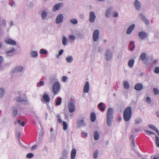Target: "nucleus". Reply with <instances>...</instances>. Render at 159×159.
<instances>
[{"label":"nucleus","instance_id":"nucleus-62","mask_svg":"<svg viewBox=\"0 0 159 159\" xmlns=\"http://www.w3.org/2000/svg\"><path fill=\"white\" fill-rule=\"evenodd\" d=\"M68 153L67 152L66 150H64L63 151V154L64 155H66Z\"/></svg>","mask_w":159,"mask_h":159},{"label":"nucleus","instance_id":"nucleus-27","mask_svg":"<svg viewBox=\"0 0 159 159\" xmlns=\"http://www.w3.org/2000/svg\"><path fill=\"white\" fill-rule=\"evenodd\" d=\"M66 61L68 63H71L73 61V58L71 56L67 57L66 58Z\"/></svg>","mask_w":159,"mask_h":159},{"label":"nucleus","instance_id":"nucleus-58","mask_svg":"<svg viewBox=\"0 0 159 159\" xmlns=\"http://www.w3.org/2000/svg\"><path fill=\"white\" fill-rule=\"evenodd\" d=\"M37 148V145H34L31 148V149L32 150H35Z\"/></svg>","mask_w":159,"mask_h":159},{"label":"nucleus","instance_id":"nucleus-35","mask_svg":"<svg viewBox=\"0 0 159 159\" xmlns=\"http://www.w3.org/2000/svg\"><path fill=\"white\" fill-rule=\"evenodd\" d=\"M61 103V98L60 97H58L56 98V104L57 105H59Z\"/></svg>","mask_w":159,"mask_h":159},{"label":"nucleus","instance_id":"nucleus-16","mask_svg":"<svg viewBox=\"0 0 159 159\" xmlns=\"http://www.w3.org/2000/svg\"><path fill=\"white\" fill-rule=\"evenodd\" d=\"M5 42L7 44L11 45H15L16 44V41L9 38H7L5 39Z\"/></svg>","mask_w":159,"mask_h":159},{"label":"nucleus","instance_id":"nucleus-54","mask_svg":"<svg viewBox=\"0 0 159 159\" xmlns=\"http://www.w3.org/2000/svg\"><path fill=\"white\" fill-rule=\"evenodd\" d=\"M67 79V77L66 76H63L62 78V81L63 82H65Z\"/></svg>","mask_w":159,"mask_h":159},{"label":"nucleus","instance_id":"nucleus-14","mask_svg":"<svg viewBox=\"0 0 159 159\" xmlns=\"http://www.w3.org/2000/svg\"><path fill=\"white\" fill-rule=\"evenodd\" d=\"M63 5L64 4L62 2H60L55 4L52 9V11H55L59 10L60 8L62 7Z\"/></svg>","mask_w":159,"mask_h":159},{"label":"nucleus","instance_id":"nucleus-22","mask_svg":"<svg viewBox=\"0 0 159 159\" xmlns=\"http://www.w3.org/2000/svg\"><path fill=\"white\" fill-rule=\"evenodd\" d=\"M76 151L74 148H73L71 151L70 158L71 159H74L76 155Z\"/></svg>","mask_w":159,"mask_h":159},{"label":"nucleus","instance_id":"nucleus-13","mask_svg":"<svg viewBox=\"0 0 159 159\" xmlns=\"http://www.w3.org/2000/svg\"><path fill=\"white\" fill-rule=\"evenodd\" d=\"M68 108L69 111L70 112H73L75 111V106L74 103L70 102L69 103Z\"/></svg>","mask_w":159,"mask_h":159},{"label":"nucleus","instance_id":"nucleus-26","mask_svg":"<svg viewBox=\"0 0 159 159\" xmlns=\"http://www.w3.org/2000/svg\"><path fill=\"white\" fill-rule=\"evenodd\" d=\"M5 93V89L3 88H0V98H2Z\"/></svg>","mask_w":159,"mask_h":159},{"label":"nucleus","instance_id":"nucleus-63","mask_svg":"<svg viewBox=\"0 0 159 159\" xmlns=\"http://www.w3.org/2000/svg\"><path fill=\"white\" fill-rule=\"evenodd\" d=\"M25 125V123L24 122L22 121L21 122V126L23 127Z\"/></svg>","mask_w":159,"mask_h":159},{"label":"nucleus","instance_id":"nucleus-5","mask_svg":"<svg viewBox=\"0 0 159 159\" xmlns=\"http://www.w3.org/2000/svg\"><path fill=\"white\" fill-rule=\"evenodd\" d=\"M23 72V67L21 66H16L12 69L11 72L12 73Z\"/></svg>","mask_w":159,"mask_h":159},{"label":"nucleus","instance_id":"nucleus-44","mask_svg":"<svg viewBox=\"0 0 159 159\" xmlns=\"http://www.w3.org/2000/svg\"><path fill=\"white\" fill-rule=\"evenodd\" d=\"M34 156V154L32 153H28L26 155V157L27 158L30 159L32 158Z\"/></svg>","mask_w":159,"mask_h":159},{"label":"nucleus","instance_id":"nucleus-42","mask_svg":"<svg viewBox=\"0 0 159 159\" xmlns=\"http://www.w3.org/2000/svg\"><path fill=\"white\" fill-rule=\"evenodd\" d=\"M63 129L64 130H66L68 128V125L67 124V123L65 121H63Z\"/></svg>","mask_w":159,"mask_h":159},{"label":"nucleus","instance_id":"nucleus-20","mask_svg":"<svg viewBox=\"0 0 159 159\" xmlns=\"http://www.w3.org/2000/svg\"><path fill=\"white\" fill-rule=\"evenodd\" d=\"M89 90V84L88 81H87L84 87L83 92L84 93H87Z\"/></svg>","mask_w":159,"mask_h":159},{"label":"nucleus","instance_id":"nucleus-60","mask_svg":"<svg viewBox=\"0 0 159 159\" xmlns=\"http://www.w3.org/2000/svg\"><path fill=\"white\" fill-rule=\"evenodd\" d=\"M63 50L62 49H61L59 52L58 54L59 55H61L63 52Z\"/></svg>","mask_w":159,"mask_h":159},{"label":"nucleus","instance_id":"nucleus-4","mask_svg":"<svg viewBox=\"0 0 159 159\" xmlns=\"http://www.w3.org/2000/svg\"><path fill=\"white\" fill-rule=\"evenodd\" d=\"M15 49L14 47H11L7 49L5 52L7 57H11L15 54Z\"/></svg>","mask_w":159,"mask_h":159},{"label":"nucleus","instance_id":"nucleus-19","mask_svg":"<svg viewBox=\"0 0 159 159\" xmlns=\"http://www.w3.org/2000/svg\"><path fill=\"white\" fill-rule=\"evenodd\" d=\"M48 17V13L45 10L42 11L41 14V18L42 20H44L47 19Z\"/></svg>","mask_w":159,"mask_h":159},{"label":"nucleus","instance_id":"nucleus-21","mask_svg":"<svg viewBox=\"0 0 159 159\" xmlns=\"http://www.w3.org/2000/svg\"><path fill=\"white\" fill-rule=\"evenodd\" d=\"M134 88L136 90H140L143 89V86L141 84L138 83L135 85Z\"/></svg>","mask_w":159,"mask_h":159},{"label":"nucleus","instance_id":"nucleus-56","mask_svg":"<svg viewBox=\"0 0 159 159\" xmlns=\"http://www.w3.org/2000/svg\"><path fill=\"white\" fill-rule=\"evenodd\" d=\"M69 38L71 40H74L75 39V36L73 35H70Z\"/></svg>","mask_w":159,"mask_h":159},{"label":"nucleus","instance_id":"nucleus-59","mask_svg":"<svg viewBox=\"0 0 159 159\" xmlns=\"http://www.w3.org/2000/svg\"><path fill=\"white\" fill-rule=\"evenodd\" d=\"M20 121L19 119H18L17 121H15V125H17V124H19L20 123Z\"/></svg>","mask_w":159,"mask_h":159},{"label":"nucleus","instance_id":"nucleus-55","mask_svg":"<svg viewBox=\"0 0 159 159\" xmlns=\"http://www.w3.org/2000/svg\"><path fill=\"white\" fill-rule=\"evenodd\" d=\"M4 58L2 56H0V64H2L4 61Z\"/></svg>","mask_w":159,"mask_h":159},{"label":"nucleus","instance_id":"nucleus-47","mask_svg":"<svg viewBox=\"0 0 159 159\" xmlns=\"http://www.w3.org/2000/svg\"><path fill=\"white\" fill-rule=\"evenodd\" d=\"M148 126L150 128L154 130L155 131L157 129L156 128V127L153 125H149Z\"/></svg>","mask_w":159,"mask_h":159},{"label":"nucleus","instance_id":"nucleus-39","mask_svg":"<svg viewBox=\"0 0 159 159\" xmlns=\"http://www.w3.org/2000/svg\"><path fill=\"white\" fill-rule=\"evenodd\" d=\"M67 41L66 39V37L64 36L63 37L62 40V43L64 46H66V45Z\"/></svg>","mask_w":159,"mask_h":159},{"label":"nucleus","instance_id":"nucleus-18","mask_svg":"<svg viewBox=\"0 0 159 159\" xmlns=\"http://www.w3.org/2000/svg\"><path fill=\"white\" fill-rule=\"evenodd\" d=\"M15 99L16 101L19 102H25L27 101L26 97H22L21 96H19L16 97Z\"/></svg>","mask_w":159,"mask_h":159},{"label":"nucleus","instance_id":"nucleus-50","mask_svg":"<svg viewBox=\"0 0 159 159\" xmlns=\"http://www.w3.org/2000/svg\"><path fill=\"white\" fill-rule=\"evenodd\" d=\"M20 136H21V133H20V132H19L18 134V136L17 137H18V140L19 142V143L20 144H21L20 141Z\"/></svg>","mask_w":159,"mask_h":159},{"label":"nucleus","instance_id":"nucleus-29","mask_svg":"<svg viewBox=\"0 0 159 159\" xmlns=\"http://www.w3.org/2000/svg\"><path fill=\"white\" fill-rule=\"evenodd\" d=\"M30 56L33 58H36L38 56V52L36 51H32L30 53Z\"/></svg>","mask_w":159,"mask_h":159},{"label":"nucleus","instance_id":"nucleus-17","mask_svg":"<svg viewBox=\"0 0 159 159\" xmlns=\"http://www.w3.org/2000/svg\"><path fill=\"white\" fill-rule=\"evenodd\" d=\"M135 27V25L133 24L130 25L127 29L126 33L127 34H130L132 32Z\"/></svg>","mask_w":159,"mask_h":159},{"label":"nucleus","instance_id":"nucleus-36","mask_svg":"<svg viewBox=\"0 0 159 159\" xmlns=\"http://www.w3.org/2000/svg\"><path fill=\"white\" fill-rule=\"evenodd\" d=\"M146 57V54L145 52L142 53L140 55V59L142 61L144 60Z\"/></svg>","mask_w":159,"mask_h":159},{"label":"nucleus","instance_id":"nucleus-8","mask_svg":"<svg viewBox=\"0 0 159 159\" xmlns=\"http://www.w3.org/2000/svg\"><path fill=\"white\" fill-rule=\"evenodd\" d=\"M99 35V30L96 29L94 30L93 35V40L94 42H96L98 39Z\"/></svg>","mask_w":159,"mask_h":159},{"label":"nucleus","instance_id":"nucleus-57","mask_svg":"<svg viewBox=\"0 0 159 159\" xmlns=\"http://www.w3.org/2000/svg\"><path fill=\"white\" fill-rule=\"evenodd\" d=\"M118 16V14L116 11L114 12L113 14V16L114 17H117Z\"/></svg>","mask_w":159,"mask_h":159},{"label":"nucleus","instance_id":"nucleus-53","mask_svg":"<svg viewBox=\"0 0 159 159\" xmlns=\"http://www.w3.org/2000/svg\"><path fill=\"white\" fill-rule=\"evenodd\" d=\"M2 25L4 26H5L6 25V21L4 19L2 20Z\"/></svg>","mask_w":159,"mask_h":159},{"label":"nucleus","instance_id":"nucleus-38","mask_svg":"<svg viewBox=\"0 0 159 159\" xmlns=\"http://www.w3.org/2000/svg\"><path fill=\"white\" fill-rule=\"evenodd\" d=\"M98 151L96 150L93 154V157L94 159H97L98 156Z\"/></svg>","mask_w":159,"mask_h":159},{"label":"nucleus","instance_id":"nucleus-41","mask_svg":"<svg viewBox=\"0 0 159 159\" xmlns=\"http://www.w3.org/2000/svg\"><path fill=\"white\" fill-rule=\"evenodd\" d=\"M103 105L102 102L100 103L98 105V106L100 108V109L102 111H103L105 110V108L104 107H102V106Z\"/></svg>","mask_w":159,"mask_h":159},{"label":"nucleus","instance_id":"nucleus-31","mask_svg":"<svg viewBox=\"0 0 159 159\" xmlns=\"http://www.w3.org/2000/svg\"><path fill=\"white\" fill-rule=\"evenodd\" d=\"M91 120L92 122L95 121L96 119V115L94 112H92L91 114Z\"/></svg>","mask_w":159,"mask_h":159},{"label":"nucleus","instance_id":"nucleus-40","mask_svg":"<svg viewBox=\"0 0 159 159\" xmlns=\"http://www.w3.org/2000/svg\"><path fill=\"white\" fill-rule=\"evenodd\" d=\"M70 22L72 24H76L78 23V21L76 19H72L70 20Z\"/></svg>","mask_w":159,"mask_h":159},{"label":"nucleus","instance_id":"nucleus-11","mask_svg":"<svg viewBox=\"0 0 159 159\" xmlns=\"http://www.w3.org/2000/svg\"><path fill=\"white\" fill-rule=\"evenodd\" d=\"M105 56L106 57L107 60L109 61L112 57V52L108 49L105 52Z\"/></svg>","mask_w":159,"mask_h":159},{"label":"nucleus","instance_id":"nucleus-51","mask_svg":"<svg viewBox=\"0 0 159 159\" xmlns=\"http://www.w3.org/2000/svg\"><path fill=\"white\" fill-rule=\"evenodd\" d=\"M154 72L156 74H159V67H157L155 68Z\"/></svg>","mask_w":159,"mask_h":159},{"label":"nucleus","instance_id":"nucleus-1","mask_svg":"<svg viewBox=\"0 0 159 159\" xmlns=\"http://www.w3.org/2000/svg\"><path fill=\"white\" fill-rule=\"evenodd\" d=\"M113 115V109L111 107L108 108L107 113V122L109 126L111 125Z\"/></svg>","mask_w":159,"mask_h":159},{"label":"nucleus","instance_id":"nucleus-46","mask_svg":"<svg viewBox=\"0 0 159 159\" xmlns=\"http://www.w3.org/2000/svg\"><path fill=\"white\" fill-rule=\"evenodd\" d=\"M40 52L41 54H46L47 53V51L42 48L40 50Z\"/></svg>","mask_w":159,"mask_h":159},{"label":"nucleus","instance_id":"nucleus-10","mask_svg":"<svg viewBox=\"0 0 159 159\" xmlns=\"http://www.w3.org/2000/svg\"><path fill=\"white\" fill-rule=\"evenodd\" d=\"M134 6L136 9L138 11H139L141 8L142 5L141 2L138 0H135L134 2Z\"/></svg>","mask_w":159,"mask_h":159},{"label":"nucleus","instance_id":"nucleus-52","mask_svg":"<svg viewBox=\"0 0 159 159\" xmlns=\"http://www.w3.org/2000/svg\"><path fill=\"white\" fill-rule=\"evenodd\" d=\"M146 101L149 103H150L151 102V99L149 97H148L146 98Z\"/></svg>","mask_w":159,"mask_h":159},{"label":"nucleus","instance_id":"nucleus-49","mask_svg":"<svg viewBox=\"0 0 159 159\" xmlns=\"http://www.w3.org/2000/svg\"><path fill=\"white\" fill-rule=\"evenodd\" d=\"M144 131H145V132L148 135H149V134H155L154 133L151 132V131H149L148 130H145Z\"/></svg>","mask_w":159,"mask_h":159},{"label":"nucleus","instance_id":"nucleus-43","mask_svg":"<svg viewBox=\"0 0 159 159\" xmlns=\"http://www.w3.org/2000/svg\"><path fill=\"white\" fill-rule=\"evenodd\" d=\"M156 143L157 146L159 148V138L157 136L155 135Z\"/></svg>","mask_w":159,"mask_h":159},{"label":"nucleus","instance_id":"nucleus-34","mask_svg":"<svg viewBox=\"0 0 159 159\" xmlns=\"http://www.w3.org/2000/svg\"><path fill=\"white\" fill-rule=\"evenodd\" d=\"M135 121L136 124H139L142 122V120L141 118L138 117L135 119Z\"/></svg>","mask_w":159,"mask_h":159},{"label":"nucleus","instance_id":"nucleus-25","mask_svg":"<svg viewBox=\"0 0 159 159\" xmlns=\"http://www.w3.org/2000/svg\"><path fill=\"white\" fill-rule=\"evenodd\" d=\"M99 134L98 131L97 130L94 131V138L95 140H98L99 138Z\"/></svg>","mask_w":159,"mask_h":159},{"label":"nucleus","instance_id":"nucleus-3","mask_svg":"<svg viewBox=\"0 0 159 159\" xmlns=\"http://www.w3.org/2000/svg\"><path fill=\"white\" fill-rule=\"evenodd\" d=\"M61 89L60 85L58 81L55 82L52 87V91L54 95L57 94L60 91Z\"/></svg>","mask_w":159,"mask_h":159},{"label":"nucleus","instance_id":"nucleus-23","mask_svg":"<svg viewBox=\"0 0 159 159\" xmlns=\"http://www.w3.org/2000/svg\"><path fill=\"white\" fill-rule=\"evenodd\" d=\"M111 10L112 8L111 7H109L107 10L105 14V16L107 18H109L110 17Z\"/></svg>","mask_w":159,"mask_h":159},{"label":"nucleus","instance_id":"nucleus-37","mask_svg":"<svg viewBox=\"0 0 159 159\" xmlns=\"http://www.w3.org/2000/svg\"><path fill=\"white\" fill-rule=\"evenodd\" d=\"M9 4L12 7H16V3L13 0H11L9 2Z\"/></svg>","mask_w":159,"mask_h":159},{"label":"nucleus","instance_id":"nucleus-6","mask_svg":"<svg viewBox=\"0 0 159 159\" xmlns=\"http://www.w3.org/2000/svg\"><path fill=\"white\" fill-rule=\"evenodd\" d=\"M139 17L142 19V21L147 25H148L150 24L149 20L142 13H140L139 15Z\"/></svg>","mask_w":159,"mask_h":159},{"label":"nucleus","instance_id":"nucleus-45","mask_svg":"<svg viewBox=\"0 0 159 159\" xmlns=\"http://www.w3.org/2000/svg\"><path fill=\"white\" fill-rule=\"evenodd\" d=\"M153 90L154 93V94L155 95H158L159 94V90L157 88H154Z\"/></svg>","mask_w":159,"mask_h":159},{"label":"nucleus","instance_id":"nucleus-24","mask_svg":"<svg viewBox=\"0 0 159 159\" xmlns=\"http://www.w3.org/2000/svg\"><path fill=\"white\" fill-rule=\"evenodd\" d=\"M43 99L46 102H48L50 100L48 95L47 93H44L43 95Z\"/></svg>","mask_w":159,"mask_h":159},{"label":"nucleus","instance_id":"nucleus-2","mask_svg":"<svg viewBox=\"0 0 159 159\" xmlns=\"http://www.w3.org/2000/svg\"><path fill=\"white\" fill-rule=\"evenodd\" d=\"M131 108L130 107H128L125 109L124 112L123 118L124 120L126 121H128L131 119Z\"/></svg>","mask_w":159,"mask_h":159},{"label":"nucleus","instance_id":"nucleus-32","mask_svg":"<svg viewBox=\"0 0 159 159\" xmlns=\"http://www.w3.org/2000/svg\"><path fill=\"white\" fill-rule=\"evenodd\" d=\"M124 87L126 89H128L129 87V85L128 81H124L123 82Z\"/></svg>","mask_w":159,"mask_h":159},{"label":"nucleus","instance_id":"nucleus-9","mask_svg":"<svg viewBox=\"0 0 159 159\" xmlns=\"http://www.w3.org/2000/svg\"><path fill=\"white\" fill-rule=\"evenodd\" d=\"M96 16L94 12L93 11L90 12L89 15V21L91 23H93L95 22Z\"/></svg>","mask_w":159,"mask_h":159},{"label":"nucleus","instance_id":"nucleus-12","mask_svg":"<svg viewBox=\"0 0 159 159\" xmlns=\"http://www.w3.org/2000/svg\"><path fill=\"white\" fill-rule=\"evenodd\" d=\"M139 37L142 39H144L148 37V34L145 31H142L140 32L138 34Z\"/></svg>","mask_w":159,"mask_h":159},{"label":"nucleus","instance_id":"nucleus-61","mask_svg":"<svg viewBox=\"0 0 159 159\" xmlns=\"http://www.w3.org/2000/svg\"><path fill=\"white\" fill-rule=\"evenodd\" d=\"M39 84L40 86H43L44 85L43 82L42 81H40L39 83Z\"/></svg>","mask_w":159,"mask_h":159},{"label":"nucleus","instance_id":"nucleus-48","mask_svg":"<svg viewBox=\"0 0 159 159\" xmlns=\"http://www.w3.org/2000/svg\"><path fill=\"white\" fill-rule=\"evenodd\" d=\"M130 139L131 140V141L132 142V143L134 146V147H135V144L134 142V138L133 135H131L130 137Z\"/></svg>","mask_w":159,"mask_h":159},{"label":"nucleus","instance_id":"nucleus-64","mask_svg":"<svg viewBox=\"0 0 159 159\" xmlns=\"http://www.w3.org/2000/svg\"><path fill=\"white\" fill-rule=\"evenodd\" d=\"M10 25L12 26L14 25L13 22L12 20H11L10 23Z\"/></svg>","mask_w":159,"mask_h":159},{"label":"nucleus","instance_id":"nucleus-7","mask_svg":"<svg viewBox=\"0 0 159 159\" xmlns=\"http://www.w3.org/2000/svg\"><path fill=\"white\" fill-rule=\"evenodd\" d=\"M77 126L79 127H84L86 126V123L83 119H78L76 122Z\"/></svg>","mask_w":159,"mask_h":159},{"label":"nucleus","instance_id":"nucleus-33","mask_svg":"<svg viewBox=\"0 0 159 159\" xmlns=\"http://www.w3.org/2000/svg\"><path fill=\"white\" fill-rule=\"evenodd\" d=\"M27 5L28 7L30 8H32L34 6V3L33 1H28Z\"/></svg>","mask_w":159,"mask_h":159},{"label":"nucleus","instance_id":"nucleus-30","mask_svg":"<svg viewBox=\"0 0 159 159\" xmlns=\"http://www.w3.org/2000/svg\"><path fill=\"white\" fill-rule=\"evenodd\" d=\"M134 62V59H132L129 60L128 63V66L131 68H132L133 66Z\"/></svg>","mask_w":159,"mask_h":159},{"label":"nucleus","instance_id":"nucleus-28","mask_svg":"<svg viewBox=\"0 0 159 159\" xmlns=\"http://www.w3.org/2000/svg\"><path fill=\"white\" fill-rule=\"evenodd\" d=\"M12 115L14 116H16L18 113L17 108L16 107H13L12 108Z\"/></svg>","mask_w":159,"mask_h":159},{"label":"nucleus","instance_id":"nucleus-15","mask_svg":"<svg viewBox=\"0 0 159 159\" xmlns=\"http://www.w3.org/2000/svg\"><path fill=\"white\" fill-rule=\"evenodd\" d=\"M63 19V16L62 14H59L57 16L56 19V23L57 24H58L61 23Z\"/></svg>","mask_w":159,"mask_h":159}]
</instances>
